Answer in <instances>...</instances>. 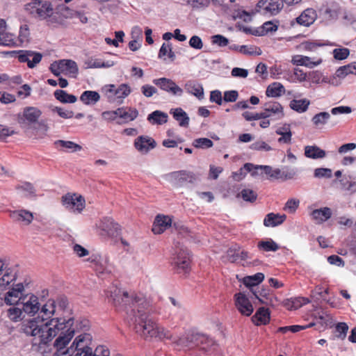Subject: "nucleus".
<instances>
[{"instance_id":"f257e3e1","label":"nucleus","mask_w":356,"mask_h":356,"mask_svg":"<svg viewBox=\"0 0 356 356\" xmlns=\"http://www.w3.org/2000/svg\"><path fill=\"white\" fill-rule=\"evenodd\" d=\"M138 318L136 313H127L129 314L130 324L134 325V330L145 338L158 337L172 340L175 347L179 349H192L197 348L204 354L210 355L216 349V344L213 339L205 334L199 332L195 330H190L184 332L179 338L173 337L170 332L154 322L149 317V313H139Z\"/></svg>"},{"instance_id":"f03ea898","label":"nucleus","mask_w":356,"mask_h":356,"mask_svg":"<svg viewBox=\"0 0 356 356\" xmlns=\"http://www.w3.org/2000/svg\"><path fill=\"white\" fill-rule=\"evenodd\" d=\"M72 323V318H69L67 321L58 318L46 321L43 317L38 316L24 323L22 330L26 335L34 337L32 350L46 356L51 350L48 343L57 335L59 330L68 327L57 337L54 346L65 348L69 343L75 333L74 329L70 327Z\"/></svg>"},{"instance_id":"7ed1b4c3","label":"nucleus","mask_w":356,"mask_h":356,"mask_svg":"<svg viewBox=\"0 0 356 356\" xmlns=\"http://www.w3.org/2000/svg\"><path fill=\"white\" fill-rule=\"evenodd\" d=\"M106 296L115 305H124L132 310L137 309V312L148 309L151 305L150 300L143 293L129 292L115 286L112 287Z\"/></svg>"},{"instance_id":"20e7f679","label":"nucleus","mask_w":356,"mask_h":356,"mask_svg":"<svg viewBox=\"0 0 356 356\" xmlns=\"http://www.w3.org/2000/svg\"><path fill=\"white\" fill-rule=\"evenodd\" d=\"M318 316H314V321L309 323L305 325H289V326H284L280 327L277 330L279 332H282L285 334L288 332H291L293 333L298 332L300 330H305L309 327H312L313 326L316 327V329L318 331H323L326 328H331L334 325V320L332 316L329 313H322V315H320V313H318Z\"/></svg>"},{"instance_id":"39448f33","label":"nucleus","mask_w":356,"mask_h":356,"mask_svg":"<svg viewBox=\"0 0 356 356\" xmlns=\"http://www.w3.org/2000/svg\"><path fill=\"white\" fill-rule=\"evenodd\" d=\"M171 264L179 274L186 275L191 269V257L189 251L184 245H176L171 258Z\"/></svg>"},{"instance_id":"423d86ee","label":"nucleus","mask_w":356,"mask_h":356,"mask_svg":"<svg viewBox=\"0 0 356 356\" xmlns=\"http://www.w3.org/2000/svg\"><path fill=\"white\" fill-rule=\"evenodd\" d=\"M49 70L56 76L64 74L74 78L76 76L79 71L76 63L67 59L54 61L50 65Z\"/></svg>"},{"instance_id":"0eeeda50","label":"nucleus","mask_w":356,"mask_h":356,"mask_svg":"<svg viewBox=\"0 0 356 356\" xmlns=\"http://www.w3.org/2000/svg\"><path fill=\"white\" fill-rule=\"evenodd\" d=\"M102 90L111 103H121L122 100L131 92V88L126 83H122L118 88L113 84L108 85L104 86Z\"/></svg>"},{"instance_id":"6e6552de","label":"nucleus","mask_w":356,"mask_h":356,"mask_svg":"<svg viewBox=\"0 0 356 356\" xmlns=\"http://www.w3.org/2000/svg\"><path fill=\"white\" fill-rule=\"evenodd\" d=\"M42 115L41 111L33 106L25 107L22 113L17 115V121L20 127L27 130L31 124L38 122Z\"/></svg>"},{"instance_id":"1a4fd4ad","label":"nucleus","mask_w":356,"mask_h":356,"mask_svg":"<svg viewBox=\"0 0 356 356\" xmlns=\"http://www.w3.org/2000/svg\"><path fill=\"white\" fill-rule=\"evenodd\" d=\"M61 201L65 208L73 213H80L85 207V199L75 193L63 195Z\"/></svg>"},{"instance_id":"9d476101","label":"nucleus","mask_w":356,"mask_h":356,"mask_svg":"<svg viewBox=\"0 0 356 356\" xmlns=\"http://www.w3.org/2000/svg\"><path fill=\"white\" fill-rule=\"evenodd\" d=\"M20 305H22V308L19 307H11L8 309L7 312H39L41 303L39 302V299L36 296L27 294L22 298Z\"/></svg>"},{"instance_id":"9b49d317","label":"nucleus","mask_w":356,"mask_h":356,"mask_svg":"<svg viewBox=\"0 0 356 356\" xmlns=\"http://www.w3.org/2000/svg\"><path fill=\"white\" fill-rule=\"evenodd\" d=\"M63 310L70 312L73 310L72 305L65 296H60L56 300L51 299L49 300L42 306L40 312H56Z\"/></svg>"},{"instance_id":"f8f14e48","label":"nucleus","mask_w":356,"mask_h":356,"mask_svg":"<svg viewBox=\"0 0 356 356\" xmlns=\"http://www.w3.org/2000/svg\"><path fill=\"white\" fill-rule=\"evenodd\" d=\"M88 261L92 264L93 268L98 274H109L112 272L113 266L106 255L93 254Z\"/></svg>"},{"instance_id":"ddd939ff","label":"nucleus","mask_w":356,"mask_h":356,"mask_svg":"<svg viewBox=\"0 0 356 356\" xmlns=\"http://www.w3.org/2000/svg\"><path fill=\"white\" fill-rule=\"evenodd\" d=\"M35 13L41 19H47L50 23H55L59 20V13L56 11L51 3L45 1L39 5Z\"/></svg>"},{"instance_id":"4468645a","label":"nucleus","mask_w":356,"mask_h":356,"mask_svg":"<svg viewBox=\"0 0 356 356\" xmlns=\"http://www.w3.org/2000/svg\"><path fill=\"white\" fill-rule=\"evenodd\" d=\"M152 83L157 86L161 90L165 91L174 96H181L183 95V89L176 84L172 79L167 78L155 79Z\"/></svg>"},{"instance_id":"2eb2a0df","label":"nucleus","mask_w":356,"mask_h":356,"mask_svg":"<svg viewBox=\"0 0 356 356\" xmlns=\"http://www.w3.org/2000/svg\"><path fill=\"white\" fill-rule=\"evenodd\" d=\"M24 291V285L22 283L16 284L10 290H9L4 296V301L8 305H17L20 306L22 296Z\"/></svg>"},{"instance_id":"dca6fc26","label":"nucleus","mask_w":356,"mask_h":356,"mask_svg":"<svg viewBox=\"0 0 356 356\" xmlns=\"http://www.w3.org/2000/svg\"><path fill=\"white\" fill-rule=\"evenodd\" d=\"M257 7L265 13L276 15L282 10L284 3L282 0H261L258 2Z\"/></svg>"},{"instance_id":"f3484780","label":"nucleus","mask_w":356,"mask_h":356,"mask_svg":"<svg viewBox=\"0 0 356 356\" xmlns=\"http://www.w3.org/2000/svg\"><path fill=\"white\" fill-rule=\"evenodd\" d=\"M99 227L103 232L102 235L114 236L118 235L120 232L119 225L110 218H104L100 222Z\"/></svg>"},{"instance_id":"a211bd4d","label":"nucleus","mask_w":356,"mask_h":356,"mask_svg":"<svg viewBox=\"0 0 356 356\" xmlns=\"http://www.w3.org/2000/svg\"><path fill=\"white\" fill-rule=\"evenodd\" d=\"M263 114L268 118L275 117L276 119H281L284 116L283 108L277 102H269L264 104Z\"/></svg>"},{"instance_id":"6ab92c4d","label":"nucleus","mask_w":356,"mask_h":356,"mask_svg":"<svg viewBox=\"0 0 356 356\" xmlns=\"http://www.w3.org/2000/svg\"><path fill=\"white\" fill-rule=\"evenodd\" d=\"M134 146L140 152L146 154L156 147V142L150 137L142 136L135 140Z\"/></svg>"},{"instance_id":"aec40b11","label":"nucleus","mask_w":356,"mask_h":356,"mask_svg":"<svg viewBox=\"0 0 356 356\" xmlns=\"http://www.w3.org/2000/svg\"><path fill=\"white\" fill-rule=\"evenodd\" d=\"M172 225V219L168 216L158 215L153 224L152 232L156 234L163 233Z\"/></svg>"},{"instance_id":"412c9836","label":"nucleus","mask_w":356,"mask_h":356,"mask_svg":"<svg viewBox=\"0 0 356 356\" xmlns=\"http://www.w3.org/2000/svg\"><path fill=\"white\" fill-rule=\"evenodd\" d=\"M118 124L127 123L134 120L138 115V111L131 107H121L118 108Z\"/></svg>"},{"instance_id":"4be33fe9","label":"nucleus","mask_w":356,"mask_h":356,"mask_svg":"<svg viewBox=\"0 0 356 356\" xmlns=\"http://www.w3.org/2000/svg\"><path fill=\"white\" fill-rule=\"evenodd\" d=\"M332 215V212L330 208L325 207L321 209L313 210L310 216L314 221L318 224H321L327 220H329Z\"/></svg>"},{"instance_id":"5701e85b","label":"nucleus","mask_w":356,"mask_h":356,"mask_svg":"<svg viewBox=\"0 0 356 356\" xmlns=\"http://www.w3.org/2000/svg\"><path fill=\"white\" fill-rule=\"evenodd\" d=\"M316 17V12L314 9L307 8L296 18V22L300 25L309 26L314 22Z\"/></svg>"},{"instance_id":"b1692460","label":"nucleus","mask_w":356,"mask_h":356,"mask_svg":"<svg viewBox=\"0 0 356 356\" xmlns=\"http://www.w3.org/2000/svg\"><path fill=\"white\" fill-rule=\"evenodd\" d=\"M187 92L195 96L199 99L204 98V88L201 83L196 81H188L184 86Z\"/></svg>"},{"instance_id":"393cba45","label":"nucleus","mask_w":356,"mask_h":356,"mask_svg":"<svg viewBox=\"0 0 356 356\" xmlns=\"http://www.w3.org/2000/svg\"><path fill=\"white\" fill-rule=\"evenodd\" d=\"M10 216L14 220L22 222L26 225L31 224L33 220V213L24 209L11 211Z\"/></svg>"},{"instance_id":"a878e982","label":"nucleus","mask_w":356,"mask_h":356,"mask_svg":"<svg viewBox=\"0 0 356 356\" xmlns=\"http://www.w3.org/2000/svg\"><path fill=\"white\" fill-rule=\"evenodd\" d=\"M167 179L172 182L175 185H181L188 179L193 178V175L186 171L174 172L166 175Z\"/></svg>"},{"instance_id":"bb28decb","label":"nucleus","mask_w":356,"mask_h":356,"mask_svg":"<svg viewBox=\"0 0 356 356\" xmlns=\"http://www.w3.org/2000/svg\"><path fill=\"white\" fill-rule=\"evenodd\" d=\"M275 133L281 136L277 140L280 143L289 144L291 143L292 133L289 124H284L282 126L278 127Z\"/></svg>"},{"instance_id":"cd10ccee","label":"nucleus","mask_w":356,"mask_h":356,"mask_svg":"<svg viewBox=\"0 0 356 356\" xmlns=\"http://www.w3.org/2000/svg\"><path fill=\"white\" fill-rule=\"evenodd\" d=\"M321 59L316 61H312L311 58L302 55H296L293 56L291 63L293 65L305 66L309 68H313L321 63Z\"/></svg>"},{"instance_id":"c85d7f7f","label":"nucleus","mask_w":356,"mask_h":356,"mask_svg":"<svg viewBox=\"0 0 356 356\" xmlns=\"http://www.w3.org/2000/svg\"><path fill=\"white\" fill-rule=\"evenodd\" d=\"M235 304L239 312H253L254 310L249 300L242 293L235 295Z\"/></svg>"},{"instance_id":"c756f323","label":"nucleus","mask_w":356,"mask_h":356,"mask_svg":"<svg viewBox=\"0 0 356 356\" xmlns=\"http://www.w3.org/2000/svg\"><path fill=\"white\" fill-rule=\"evenodd\" d=\"M286 218V215L275 214L270 213L267 214L264 220V225L266 227H275L281 225Z\"/></svg>"},{"instance_id":"7c9ffc66","label":"nucleus","mask_w":356,"mask_h":356,"mask_svg":"<svg viewBox=\"0 0 356 356\" xmlns=\"http://www.w3.org/2000/svg\"><path fill=\"white\" fill-rule=\"evenodd\" d=\"M175 120L179 122L180 127H187L189 124V117L187 113L181 108H177L170 110Z\"/></svg>"},{"instance_id":"2f4dec72","label":"nucleus","mask_w":356,"mask_h":356,"mask_svg":"<svg viewBox=\"0 0 356 356\" xmlns=\"http://www.w3.org/2000/svg\"><path fill=\"white\" fill-rule=\"evenodd\" d=\"M309 302L307 298L302 297L293 298L286 299L284 302V305L288 310H297L300 309L302 305H305Z\"/></svg>"},{"instance_id":"473e14b6","label":"nucleus","mask_w":356,"mask_h":356,"mask_svg":"<svg viewBox=\"0 0 356 356\" xmlns=\"http://www.w3.org/2000/svg\"><path fill=\"white\" fill-rule=\"evenodd\" d=\"M87 68H108L115 65L111 60L104 61L100 58H89L85 61Z\"/></svg>"},{"instance_id":"72a5a7b5","label":"nucleus","mask_w":356,"mask_h":356,"mask_svg":"<svg viewBox=\"0 0 356 356\" xmlns=\"http://www.w3.org/2000/svg\"><path fill=\"white\" fill-rule=\"evenodd\" d=\"M99 99V94L96 91L92 90L84 91L80 97V100L86 105H94L98 102Z\"/></svg>"},{"instance_id":"f704fd0d","label":"nucleus","mask_w":356,"mask_h":356,"mask_svg":"<svg viewBox=\"0 0 356 356\" xmlns=\"http://www.w3.org/2000/svg\"><path fill=\"white\" fill-rule=\"evenodd\" d=\"M305 155L307 158L318 159H323L326 156V153L316 145H308L305 147Z\"/></svg>"},{"instance_id":"c9c22d12","label":"nucleus","mask_w":356,"mask_h":356,"mask_svg":"<svg viewBox=\"0 0 356 356\" xmlns=\"http://www.w3.org/2000/svg\"><path fill=\"white\" fill-rule=\"evenodd\" d=\"M56 148H60V150H69L70 152H78L81 150V145L70 140H58L54 142Z\"/></svg>"},{"instance_id":"e433bc0d","label":"nucleus","mask_w":356,"mask_h":356,"mask_svg":"<svg viewBox=\"0 0 356 356\" xmlns=\"http://www.w3.org/2000/svg\"><path fill=\"white\" fill-rule=\"evenodd\" d=\"M168 114L161 111H155L147 116V120L152 124H163L168 121Z\"/></svg>"},{"instance_id":"4c0bfd02","label":"nucleus","mask_w":356,"mask_h":356,"mask_svg":"<svg viewBox=\"0 0 356 356\" xmlns=\"http://www.w3.org/2000/svg\"><path fill=\"white\" fill-rule=\"evenodd\" d=\"M309 105L310 101L307 99H293L289 104L292 110L300 113L307 111Z\"/></svg>"},{"instance_id":"58836bf2","label":"nucleus","mask_w":356,"mask_h":356,"mask_svg":"<svg viewBox=\"0 0 356 356\" xmlns=\"http://www.w3.org/2000/svg\"><path fill=\"white\" fill-rule=\"evenodd\" d=\"M285 92L284 86L278 82L273 83L266 89V94L268 97H277Z\"/></svg>"},{"instance_id":"ea45409f","label":"nucleus","mask_w":356,"mask_h":356,"mask_svg":"<svg viewBox=\"0 0 356 356\" xmlns=\"http://www.w3.org/2000/svg\"><path fill=\"white\" fill-rule=\"evenodd\" d=\"M60 13L64 17H77L83 23L86 24L88 22V18L83 14L79 12H75L71 10L67 7H61L60 8Z\"/></svg>"},{"instance_id":"a19ab883","label":"nucleus","mask_w":356,"mask_h":356,"mask_svg":"<svg viewBox=\"0 0 356 356\" xmlns=\"http://www.w3.org/2000/svg\"><path fill=\"white\" fill-rule=\"evenodd\" d=\"M264 279V275L257 273L254 275L247 276L243 278V283L248 287H253L261 283Z\"/></svg>"},{"instance_id":"79ce46f5","label":"nucleus","mask_w":356,"mask_h":356,"mask_svg":"<svg viewBox=\"0 0 356 356\" xmlns=\"http://www.w3.org/2000/svg\"><path fill=\"white\" fill-rule=\"evenodd\" d=\"M18 193L25 197H31L35 195V188L29 182H24L16 186Z\"/></svg>"},{"instance_id":"37998d69","label":"nucleus","mask_w":356,"mask_h":356,"mask_svg":"<svg viewBox=\"0 0 356 356\" xmlns=\"http://www.w3.org/2000/svg\"><path fill=\"white\" fill-rule=\"evenodd\" d=\"M54 96L56 99L62 103H75L77 100L76 96L70 95L63 90H56L54 92Z\"/></svg>"},{"instance_id":"c03bdc74","label":"nucleus","mask_w":356,"mask_h":356,"mask_svg":"<svg viewBox=\"0 0 356 356\" xmlns=\"http://www.w3.org/2000/svg\"><path fill=\"white\" fill-rule=\"evenodd\" d=\"M251 320L257 326L266 325L270 320V313H254Z\"/></svg>"},{"instance_id":"a18cd8bd","label":"nucleus","mask_w":356,"mask_h":356,"mask_svg":"<svg viewBox=\"0 0 356 356\" xmlns=\"http://www.w3.org/2000/svg\"><path fill=\"white\" fill-rule=\"evenodd\" d=\"M331 115L328 112H321L316 114L312 119L313 124L316 127L325 125L330 119Z\"/></svg>"},{"instance_id":"49530a36","label":"nucleus","mask_w":356,"mask_h":356,"mask_svg":"<svg viewBox=\"0 0 356 356\" xmlns=\"http://www.w3.org/2000/svg\"><path fill=\"white\" fill-rule=\"evenodd\" d=\"M2 277L0 278V286H6L16 278L15 274L13 270L8 268L1 274Z\"/></svg>"},{"instance_id":"de8ad7c7","label":"nucleus","mask_w":356,"mask_h":356,"mask_svg":"<svg viewBox=\"0 0 356 356\" xmlns=\"http://www.w3.org/2000/svg\"><path fill=\"white\" fill-rule=\"evenodd\" d=\"M257 247L259 250H262L266 252H275L279 249V245L272 239L259 241L258 243Z\"/></svg>"},{"instance_id":"09e8293b","label":"nucleus","mask_w":356,"mask_h":356,"mask_svg":"<svg viewBox=\"0 0 356 356\" xmlns=\"http://www.w3.org/2000/svg\"><path fill=\"white\" fill-rule=\"evenodd\" d=\"M16 42L13 34L5 33V30H1L0 33V45L3 46H15Z\"/></svg>"},{"instance_id":"8fccbe9b","label":"nucleus","mask_w":356,"mask_h":356,"mask_svg":"<svg viewBox=\"0 0 356 356\" xmlns=\"http://www.w3.org/2000/svg\"><path fill=\"white\" fill-rule=\"evenodd\" d=\"M7 54L11 55L12 56L17 57L18 58V60L21 63H26L28 60V56H31V55L33 54V51H11L7 52Z\"/></svg>"},{"instance_id":"3c124183","label":"nucleus","mask_w":356,"mask_h":356,"mask_svg":"<svg viewBox=\"0 0 356 356\" xmlns=\"http://www.w3.org/2000/svg\"><path fill=\"white\" fill-rule=\"evenodd\" d=\"M193 145L196 148L207 149L213 145V143L209 138H200L193 140Z\"/></svg>"},{"instance_id":"603ef678","label":"nucleus","mask_w":356,"mask_h":356,"mask_svg":"<svg viewBox=\"0 0 356 356\" xmlns=\"http://www.w3.org/2000/svg\"><path fill=\"white\" fill-rule=\"evenodd\" d=\"M335 330L337 333L336 337L338 339H344L348 330V325L346 323H338L335 325Z\"/></svg>"},{"instance_id":"864d4df0","label":"nucleus","mask_w":356,"mask_h":356,"mask_svg":"<svg viewBox=\"0 0 356 356\" xmlns=\"http://www.w3.org/2000/svg\"><path fill=\"white\" fill-rule=\"evenodd\" d=\"M30 32L29 26L26 24L22 25L20 27L18 40L21 44L28 42L29 40Z\"/></svg>"},{"instance_id":"5fc2aeb1","label":"nucleus","mask_w":356,"mask_h":356,"mask_svg":"<svg viewBox=\"0 0 356 356\" xmlns=\"http://www.w3.org/2000/svg\"><path fill=\"white\" fill-rule=\"evenodd\" d=\"M16 132L10 127L0 124V141L5 142L8 136H13Z\"/></svg>"},{"instance_id":"6e6d98bb","label":"nucleus","mask_w":356,"mask_h":356,"mask_svg":"<svg viewBox=\"0 0 356 356\" xmlns=\"http://www.w3.org/2000/svg\"><path fill=\"white\" fill-rule=\"evenodd\" d=\"M239 52L247 54V55H252L257 54L260 55L261 54V51L259 48H257L254 46H248V45H242L240 46Z\"/></svg>"},{"instance_id":"4d7b16f0","label":"nucleus","mask_w":356,"mask_h":356,"mask_svg":"<svg viewBox=\"0 0 356 356\" xmlns=\"http://www.w3.org/2000/svg\"><path fill=\"white\" fill-rule=\"evenodd\" d=\"M42 56L40 53L33 51L31 56H28L26 61L29 68H33L42 60Z\"/></svg>"},{"instance_id":"13d9d810","label":"nucleus","mask_w":356,"mask_h":356,"mask_svg":"<svg viewBox=\"0 0 356 356\" xmlns=\"http://www.w3.org/2000/svg\"><path fill=\"white\" fill-rule=\"evenodd\" d=\"M241 195L243 200L250 202L255 201L257 197V193L254 191L248 188L242 190Z\"/></svg>"},{"instance_id":"bf43d9fd","label":"nucleus","mask_w":356,"mask_h":356,"mask_svg":"<svg viewBox=\"0 0 356 356\" xmlns=\"http://www.w3.org/2000/svg\"><path fill=\"white\" fill-rule=\"evenodd\" d=\"M277 25L272 22H265L261 27L260 35H266L268 33L275 32L277 30Z\"/></svg>"},{"instance_id":"052dcab7","label":"nucleus","mask_w":356,"mask_h":356,"mask_svg":"<svg viewBox=\"0 0 356 356\" xmlns=\"http://www.w3.org/2000/svg\"><path fill=\"white\" fill-rule=\"evenodd\" d=\"M242 115L247 121L256 120H259V119H266V118H267V116H268L265 114H263L262 112L250 113L248 111L244 112L242 114Z\"/></svg>"},{"instance_id":"680f3d73","label":"nucleus","mask_w":356,"mask_h":356,"mask_svg":"<svg viewBox=\"0 0 356 356\" xmlns=\"http://www.w3.org/2000/svg\"><path fill=\"white\" fill-rule=\"evenodd\" d=\"M299 204H300L299 200L295 199V198H291V199H289L286 202L284 209L285 211H288L289 213H293L296 211Z\"/></svg>"},{"instance_id":"e2e57ef3","label":"nucleus","mask_w":356,"mask_h":356,"mask_svg":"<svg viewBox=\"0 0 356 356\" xmlns=\"http://www.w3.org/2000/svg\"><path fill=\"white\" fill-rule=\"evenodd\" d=\"M314 177L316 178H330L332 170L325 168H318L314 170Z\"/></svg>"},{"instance_id":"0e129e2a","label":"nucleus","mask_w":356,"mask_h":356,"mask_svg":"<svg viewBox=\"0 0 356 356\" xmlns=\"http://www.w3.org/2000/svg\"><path fill=\"white\" fill-rule=\"evenodd\" d=\"M352 68H353L352 63L340 67L336 71V75H337V76H338L339 78H343L346 76H347L348 74H353V71Z\"/></svg>"},{"instance_id":"69168bd1","label":"nucleus","mask_w":356,"mask_h":356,"mask_svg":"<svg viewBox=\"0 0 356 356\" xmlns=\"http://www.w3.org/2000/svg\"><path fill=\"white\" fill-rule=\"evenodd\" d=\"M75 353L74 356H92V348L88 343L81 348L73 350V353Z\"/></svg>"},{"instance_id":"338daca9","label":"nucleus","mask_w":356,"mask_h":356,"mask_svg":"<svg viewBox=\"0 0 356 356\" xmlns=\"http://www.w3.org/2000/svg\"><path fill=\"white\" fill-rule=\"evenodd\" d=\"M211 42L213 44L219 47H225L229 44V40L225 36L218 34L211 37Z\"/></svg>"},{"instance_id":"774afa93","label":"nucleus","mask_w":356,"mask_h":356,"mask_svg":"<svg viewBox=\"0 0 356 356\" xmlns=\"http://www.w3.org/2000/svg\"><path fill=\"white\" fill-rule=\"evenodd\" d=\"M349 49L347 48L335 49L333 50L334 58L337 60H343L349 55Z\"/></svg>"}]
</instances>
